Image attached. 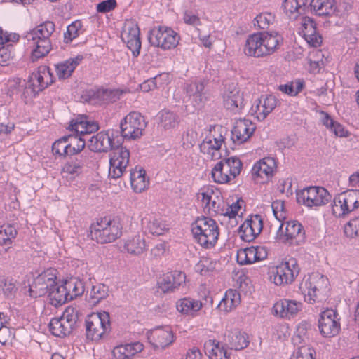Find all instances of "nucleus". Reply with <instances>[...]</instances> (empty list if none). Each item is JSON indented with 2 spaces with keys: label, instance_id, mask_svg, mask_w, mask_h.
<instances>
[{
  "label": "nucleus",
  "instance_id": "nucleus-64",
  "mask_svg": "<svg viewBox=\"0 0 359 359\" xmlns=\"http://www.w3.org/2000/svg\"><path fill=\"white\" fill-rule=\"evenodd\" d=\"M117 6L116 0H104L97 4V11L106 13L114 10Z\"/></svg>",
  "mask_w": 359,
  "mask_h": 359
},
{
  "label": "nucleus",
  "instance_id": "nucleus-42",
  "mask_svg": "<svg viewBox=\"0 0 359 359\" xmlns=\"http://www.w3.org/2000/svg\"><path fill=\"white\" fill-rule=\"evenodd\" d=\"M212 128L214 129L215 131L216 128L217 129L219 135L217 137H215V135H213L214 142H212V140L210 138L208 139V140L203 141L202 145L201 146V150L203 149V148L205 147L206 144L208 145V149H211L213 150H219L221 147L222 144L224 142V137L222 135V132L225 129L223 128L222 126H210V133L212 132Z\"/></svg>",
  "mask_w": 359,
  "mask_h": 359
},
{
  "label": "nucleus",
  "instance_id": "nucleus-21",
  "mask_svg": "<svg viewBox=\"0 0 359 359\" xmlns=\"http://www.w3.org/2000/svg\"><path fill=\"white\" fill-rule=\"evenodd\" d=\"M311 9L319 16L340 15V11L335 7L334 0H311Z\"/></svg>",
  "mask_w": 359,
  "mask_h": 359
},
{
  "label": "nucleus",
  "instance_id": "nucleus-40",
  "mask_svg": "<svg viewBox=\"0 0 359 359\" xmlns=\"http://www.w3.org/2000/svg\"><path fill=\"white\" fill-rule=\"evenodd\" d=\"M202 307V304L198 300L190 298H184L177 304V310L182 313L193 314L199 311Z\"/></svg>",
  "mask_w": 359,
  "mask_h": 359
},
{
  "label": "nucleus",
  "instance_id": "nucleus-43",
  "mask_svg": "<svg viewBox=\"0 0 359 359\" xmlns=\"http://www.w3.org/2000/svg\"><path fill=\"white\" fill-rule=\"evenodd\" d=\"M211 174L213 180L218 184H224L233 179L229 172H226L223 161L218 162L215 165Z\"/></svg>",
  "mask_w": 359,
  "mask_h": 359
},
{
  "label": "nucleus",
  "instance_id": "nucleus-52",
  "mask_svg": "<svg viewBox=\"0 0 359 359\" xmlns=\"http://www.w3.org/2000/svg\"><path fill=\"white\" fill-rule=\"evenodd\" d=\"M67 137L66 135L56 140L52 145V151L55 154L60 156L67 157L69 154V147L67 143Z\"/></svg>",
  "mask_w": 359,
  "mask_h": 359
},
{
  "label": "nucleus",
  "instance_id": "nucleus-4",
  "mask_svg": "<svg viewBox=\"0 0 359 359\" xmlns=\"http://www.w3.org/2000/svg\"><path fill=\"white\" fill-rule=\"evenodd\" d=\"M329 285L328 278L320 273H312L300 283L299 290L306 302L313 304L318 301L319 294L325 292Z\"/></svg>",
  "mask_w": 359,
  "mask_h": 359
},
{
  "label": "nucleus",
  "instance_id": "nucleus-15",
  "mask_svg": "<svg viewBox=\"0 0 359 359\" xmlns=\"http://www.w3.org/2000/svg\"><path fill=\"white\" fill-rule=\"evenodd\" d=\"M255 126L249 120H238L231 130V140L233 143L241 144L246 142L253 134Z\"/></svg>",
  "mask_w": 359,
  "mask_h": 359
},
{
  "label": "nucleus",
  "instance_id": "nucleus-36",
  "mask_svg": "<svg viewBox=\"0 0 359 359\" xmlns=\"http://www.w3.org/2000/svg\"><path fill=\"white\" fill-rule=\"evenodd\" d=\"M64 285L67 292L69 294V299L72 300L84 292V284L77 278H71L64 282Z\"/></svg>",
  "mask_w": 359,
  "mask_h": 359
},
{
  "label": "nucleus",
  "instance_id": "nucleus-29",
  "mask_svg": "<svg viewBox=\"0 0 359 359\" xmlns=\"http://www.w3.org/2000/svg\"><path fill=\"white\" fill-rule=\"evenodd\" d=\"M69 295L64 284L59 285L56 281L48 294L50 303L55 307L68 302L69 300Z\"/></svg>",
  "mask_w": 359,
  "mask_h": 359
},
{
  "label": "nucleus",
  "instance_id": "nucleus-59",
  "mask_svg": "<svg viewBox=\"0 0 359 359\" xmlns=\"http://www.w3.org/2000/svg\"><path fill=\"white\" fill-rule=\"evenodd\" d=\"M239 232L241 239L246 242H250L257 236L246 221L239 227Z\"/></svg>",
  "mask_w": 359,
  "mask_h": 359
},
{
  "label": "nucleus",
  "instance_id": "nucleus-14",
  "mask_svg": "<svg viewBox=\"0 0 359 359\" xmlns=\"http://www.w3.org/2000/svg\"><path fill=\"white\" fill-rule=\"evenodd\" d=\"M277 100L272 95H262L255 101L251 111L257 114L259 120L263 121L276 108Z\"/></svg>",
  "mask_w": 359,
  "mask_h": 359
},
{
  "label": "nucleus",
  "instance_id": "nucleus-50",
  "mask_svg": "<svg viewBox=\"0 0 359 359\" xmlns=\"http://www.w3.org/2000/svg\"><path fill=\"white\" fill-rule=\"evenodd\" d=\"M17 234L15 229L10 224L0 226V244L7 245Z\"/></svg>",
  "mask_w": 359,
  "mask_h": 359
},
{
  "label": "nucleus",
  "instance_id": "nucleus-34",
  "mask_svg": "<svg viewBox=\"0 0 359 359\" xmlns=\"http://www.w3.org/2000/svg\"><path fill=\"white\" fill-rule=\"evenodd\" d=\"M50 332L55 337H63L72 332L74 329L60 318H54L49 323Z\"/></svg>",
  "mask_w": 359,
  "mask_h": 359
},
{
  "label": "nucleus",
  "instance_id": "nucleus-39",
  "mask_svg": "<svg viewBox=\"0 0 359 359\" xmlns=\"http://www.w3.org/2000/svg\"><path fill=\"white\" fill-rule=\"evenodd\" d=\"M145 246L144 238L140 236H135L125 243L124 248L128 253L138 255L143 252Z\"/></svg>",
  "mask_w": 359,
  "mask_h": 359
},
{
  "label": "nucleus",
  "instance_id": "nucleus-32",
  "mask_svg": "<svg viewBox=\"0 0 359 359\" xmlns=\"http://www.w3.org/2000/svg\"><path fill=\"white\" fill-rule=\"evenodd\" d=\"M154 346L164 348L174 341V335L170 327L160 328L152 333Z\"/></svg>",
  "mask_w": 359,
  "mask_h": 359
},
{
  "label": "nucleus",
  "instance_id": "nucleus-63",
  "mask_svg": "<svg viewBox=\"0 0 359 359\" xmlns=\"http://www.w3.org/2000/svg\"><path fill=\"white\" fill-rule=\"evenodd\" d=\"M286 303L287 299H282L275 303L272 308V313L276 316L287 318Z\"/></svg>",
  "mask_w": 359,
  "mask_h": 359
},
{
  "label": "nucleus",
  "instance_id": "nucleus-47",
  "mask_svg": "<svg viewBox=\"0 0 359 359\" xmlns=\"http://www.w3.org/2000/svg\"><path fill=\"white\" fill-rule=\"evenodd\" d=\"M41 73H43V74H46V73H47L50 78V83L53 82V80H52L53 74L50 72V68L48 67L43 66L41 68L40 71L38 73H36L34 75V78L37 81L38 85L34 84V83L32 84V86H33L32 91L33 92L42 91L45 88H46L48 86V81L46 83L44 82V78H43V76L41 74Z\"/></svg>",
  "mask_w": 359,
  "mask_h": 359
},
{
  "label": "nucleus",
  "instance_id": "nucleus-28",
  "mask_svg": "<svg viewBox=\"0 0 359 359\" xmlns=\"http://www.w3.org/2000/svg\"><path fill=\"white\" fill-rule=\"evenodd\" d=\"M276 163L272 158H264L257 162L252 169V174L255 176L263 178L264 176L268 180L272 176Z\"/></svg>",
  "mask_w": 359,
  "mask_h": 359
},
{
  "label": "nucleus",
  "instance_id": "nucleus-16",
  "mask_svg": "<svg viewBox=\"0 0 359 359\" xmlns=\"http://www.w3.org/2000/svg\"><path fill=\"white\" fill-rule=\"evenodd\" d=\"M186 276L180 271H174L164 274L158 282L159 288L163 292H172L185 282Z\"/></svg>",
  "mask_w": 359,
  "mask_h": 359
},
{
  "label": "nucleus",
  "instance_id": "nucleus-53",
  "mask_svg": "<svg viewBox=\"0 0 359 359\" xmlns=\"http://www.w3.org/2000/svg\"><path fill=\"white\" fill-rule=\"evenodd\" d=\"M216 262L210 260L207 257H203L196 264L195 270L202 276L206 275L208 273L215 270Z\"/></svg>",
  "mask_w": 359,
  "mask_h": 359
},
{
  "label": "nucleus",
  "instance_id": "nucleus-60",
  "mask_svg": "<svg viewBox=\"0 0 359 359\" xmlns=\"http://www.w3.org/2000/svg\"><path fill=\"white\" fill-rule=\"evenodd\" d=\"M12 44L0 46V65L5 66L8 65V62L13 57Z\"/></svg>",
  "mask_w": 359,
  "mask_h": 359
},
{
  "label": "nucleus",
  "instance_id": "nucleus-58",
  "mask_svg": "<svg viewBox=\"0 0 359 359\" xmlns=\"http://www.w3.org/2000/svg\"><path fill=\"white\" fill-rule=\"evenodd\" d=\"M129 39L130 41H135V39H140V29L136 24H132L130 26L127 27L123 33L122 34V40L125 42Z\"/></svg>",
  "mask_w": 359,
  "mask_h": 359
},
{
  "label": "nucleus",
  "instance_id": "nucleus-33",
  "mask_svg": "<svg viewBox=\"0 0 359 359\" xmlns=\"http://www.w3.org/2000/svg\"><path fill=\"white\" fill-rule=\"evenodd\" d=\"M33 41V46L35 48L32 50V60L33 62L43 57L51 50V43L48 38H36Z\"/></svg>",
  "mask_w": 359,
  "mask_h": 359
},
{
  "label": "nucleus",
  "instance_id": "nucleus-23",
  "mask_svg": "<svg viewBox=\"0 0 359 359\" xmlns=\"http://www.w3.org/2000/svg\"><path fill=\"white\" fill-rule=\"evenodd\" d=\"M225 340L230 348L235 350H242L249 344L247 334L238 329L228 331L225 336Z\"/></svg>",
  "mask_w": 359,
  "mask_h": 359
},
{
  "label": "nucleus",
  "instance_id": "nucleus-10",
  "mask_svg": "<svg viewBox=\"0 0 359 359\" xmlns=\"http://www.w3.org/2000/svg\"><path fill=\"white\" fill-rule=\"evenodd\" d=\"M318 327L325 338L337 336L341 330L340 317L336 309H327L320 313Z\"/></svg>",
  "mask_w": 359,
  "mask_h": 359
},
{
  "label": "nucleus",
  "instance_id": "nucleus-62",
  "mask_svg": "<svg viewBox=\"0 0 359 359\" xmlns=\"http://www.w3.org/2000/svg\"><path fill=\"white\" fill-rule=\"evenodd\" d=\"M80 121V116L77 117L76 119H72L70 121L68 129L73 132L74 135H77L79 137H83L86 138V133L84 132V130H86L85 128L83 127L84 124L81 125V123H79Z\"/></svg>",
  "mask_w": 359,
  "mask_h": 359
},
{
  "label": "nucleus",
  "instance_id": "nucleus-56",
  "mask_svg": "<svg viewBox=\"0 0 359 359\" xmlns=\"http://www.w3.org/2000/svg\"><path fill=\"white\" fill-rule=\"evenodd\" d=\"M81 121L79 122V123H81V125L84 124L85 130L84 132L86 133V137L87 139H88V135L93 133L97 131L99 129V125L97 121H91L88 119V117L86 115H81L80 116Z\"/></svg>",
  "mask_w": 359,
  "mask_h": 359
},
{
  "label": "nucleus",
  "instance_id": "nucleus-19",
  "mask_svg": "<svg viewBox=\"0 0 359 359\" xmlns=\"http://www.w3.org/2000/svg\"><path fill=\"white\" fill-rule=\"evenodd\" d=\"M207 83L205 80L195 81L187 83L185 86V91L187 95L193 97L196 105L198 107L203 106L207 100L205 86Z\"/></svg>",
  "mask_w": 359,
  "mask_h": 359
},
{
  "label": "nucleus",
  "instance_id": "nucleus-51",
  "mask_svg": "<svg viewBox=\"0 0 359 359\" xmlns=\"http://www.w3.org/2000/svg\"><path fill=\"white\" fill-rule=\"evenodd\" d=\"M109 294V287L104 284H98L93 286L90 292V298L93 303H98L105 299Z\"/></svg>",
  "mask_w": 359,
  "mask_h": 359
},
{
  "label": "nucleus",
  "instance_id": "nucleus-22",
  "mask_svg": "<svg viewBox=\"0 0 359 359\" xmlns=\"http://www.w3.org/2000/svg\"><path fill=\"white\" fill-rule=\"evenodd\" d=\"M143 348L144 346L140 342L119 345L114 348L112 355L116 359H130Z\"/></svg>",
  "mask_w": 359,
  "mask_h": 359
},
{
  "label": "nucleus",
  "instance_id": "nucleus-41",
  "mask_svg": "<svg viewBox=\"0 0 359 359\" xmlns=\"http://www.w3.org/2000/svg\"><path fill=\"white\" fill-rule=\"evenodd\" d=\"M306 1L307 0H285L283 7L290 18H296L295 13H301V11H304L303 6L306 4Z\"/></svg>",
  "mask_w": 359,
  "mask_h": 359
},
{
  "label": "nucleus",
  "instance_id": "nucleus-61",
  "mask_svg": "<svg viewBox=\"0 0 359 359\" xmlns=\"http://www.w3.org/2000/svg\"><path fill=\"white\" fill-rule=\"evenodd\" d=\"M245 221L257 236L261 233L263 228V221L259 215H255Z\"/></svg>",
  "mask_w": 359,
  "mask_h": 359
},
{
  "label": "nucleus",
  "instance_id": "nucleus-49",
  "mask_svg": "<svg viewBox=\"0 0 359 359\" xmlns=\"http://www.w3.org/2000/svg\"><path fill=\"white\" fill-rule=\"evenodd\" d=\"M254 21L255 27L260 29H267L274 22L275 15L269 12L261 13L255 17Z\"/></svg>",
  "mask_w": 359,
  "mask_h": 359
},
{
  "label": "nucleus",
  "instance_id": "nucleus-6",
  "mask_svg": "<svg viewBox=\"0 0 359 359\" xmlns=\"http://www.w3.org/2000/svg\"><path fill=\"white\" fill-rule=\"evenodd\" d=\"M148 40L153 46L163 50H170L177 46L180 36L171 28L158 26L149 31Z\"/></svg>",
  "mask_w": 359,
  "mask_h": 359
},
{
  "label": "nucleus",
  "instance_id": "nucleus-2",
  "mask_svg": "<svg viewBox=\"0 0 359 359\" xmlns=\"http://www.w3.org/2000/svg\"><path fill=\"white\" fill-rule=\"evenodd\" d=\"M191 232L196 241L203 247H213L219 235L216 222L208 217H198L191 224Z\"/></svg>",
  "mask_w": 359,
  "mask_h": 359
},
{
  "label": "nucleus",
  "instance_id": "nucleus-24",
  "mask_svg": "<svg viewBox=\"0 0 359 359\" xmlns=\"http://www.w3.org/2000/svg\"><path fill=\"white\" fill-rule=\"evenodd\" d=\"M82 60L83 56L78 55L76 57L69 58L64 62L55 65L58 78L60 79H66L70 77Z\"/></svg>",
  "mask_w": 359,
  "mask_h": 359
},
{
  "label": "nucleus",
  "instance_id": "nucleus-31",
  "mask_svg": "<svg viewBox=\"0 0 359 359\" xmlns=\"http://www.w3.org/2000/svg\"><path fill=\"white\" fill-rule=\"evenodd\" d=\"M55 24L51 21H46L38 25L34 29L27 33L25 38L28 41H35L36 38H50L55 31Z\"/></svg>",
  "mask_w": 359,
  "mask_h": 359
},
{
  "label": "nucleus",
  "instance_id": "nucleus-3",
  "mask_svg": "<svg viewBox=\"0 0 359 359\" xmlns=\"http://www.w3.org/2000/svg\"><path fill=\"white\" fill-rule=\"evenodd\" d=\"M85 325L87 339L100 340L111 330L109 313L105 311L93 313L88 316Z\"/></svg>",
  "mask_w": 359,
  "mask_h": 359
},
{
  "label": "nucleus",
  "instance_id": "nucleus-13",
  "mask_svg": "<svg viewBox=\"0 0 359 359\" xmlns=\"http://www.w3.org/2000/svg\"><path fill=\"white\" fill-rule=\"evenodd\" d=\"M283 224H281L277 231V236L281 239L284 233L285 241L290 243L300 245L304 241L305 232L302 225L297 221H290L286 223L285 231H283Z\"/></svg>",
  "mask_w": 359,
  "mask_h": 359
},
{
  "label": "nucleus",
  "instance_id": "nucleus-7",
  "mask_svg": "<svg viewBox=\"0 0 359 359\" xmlns=\"http://www.w3.org/2000/svg\"><path fill=\"white\" fill-rule=\"evenodd\" d=\"M147 126L144 117L138 112L128 114L120 123L121 137L119 138L136 140L143 135Z\"/></svg>",
  "mask_w": 359,
  "mask_h": 359
},
{
  "label": "nucleus",
  "instance_id": "nucleus-54",
  "mask_svg": "<svg viewBox=\"0 0 359 359\" xmlns=\"http://www.w3.org/2000/svg\"><path fill=\"white\" fill-rule=\"evenodd\" d=\"M0 288H1L4 295L8 299H12L18 290L15 282L9 278H5L0 281Z\"/></svg>",
  "mask_w": 359,
  "mask_h": 359
},
{
  "label": "nucleus",
  "instance_id": "nucleus-57",
  "mask_svg": "<svg viewBox=\"0 0 359 359\" xmlns=\"http://www.w3.org/2000/svg\"><path fill=\"white\" fill-rule=\"evenodd\" d=\"M344 233L350 238L359 236V217L353 218L347 223L344 226Z\"/></svg>",
  "mask_w": 359,
  "mask_h": 359
},
{
  "label": "nucleus",
  "instance_id": "nucleus-37",
  "mask_svg": "<svg viewBox=\"0 0 359 359\" xmlns=\"http://www.w3.org/2000/svg\"><path fill=\"white\" fill-rule=\"evenodd\" d=\"M66 137H67L69 154L71 156L81 153L85 148L86 141H88L87 138L79 137L74 133L66 135Z\"/></svg>",
  "mask_w": 359,
  "mask_h": 359
},
{
  "label": "nucleus",
  "instance_id": "nucleus-45",
  "mask_svg": "<svg viewBox=\"0 0 359 359\" xmlns=\"http://www.w3.org/2000/svg\"><path fill=\"white\" fill-rule=\"evenodd\" d=\"M80 312L73 306H68L63 312L61 318L66 323H68L74 330L78 327L79 323Z\"/></svg>",
  "mask_w": 359,
  "mask_h": 359
},
{
  "label": "nucleus",
  "instance_id": "nucleus-11",
  "mask_svg": "<svg viewBox=\"0 0 359 359\" xmlns=\"http://www.w3.org/2000/svg\"><path fill=\"white\" fill-rule=\"evenodd\" d=\"M112 156L109 160V177L117 179L122 176L129 163L130 151L122 144L112 149Z\"/></svg>",
  "mask_w": 359,
  "mask_h": 359
},
{
  "label": "nucleus",
  "instance_id": "nucleus-30",
  "mask_svg": "<svg viewBox=\"0 0 359 359\" xmlns=\"http://www.w3.org/2000/svg\"><path fill=\"white\" fill-rule=\"evenodd\" d=\"M130 180L133 191L137 193L144 191L149 185V180L145 177V170L142 168L137 169V167H135V169H132Z\"/></svg>",
  "mask_w": 359,
  "mask_h": 359
},
{
  "label": "nucleus",
  "instance_id": "nucleus-9",
  "mask_svg": "<svg viewBox=\"0 0 359 359\" xmlns=\"http://www.w3.org/2000/svg\"><path fill=\"white\" fill-rule=\"evenodd\" d=\"M332 199V196L322 187H309L297 191V202L307 207L324 205Z\"/></svg>",
  "mask_w": 359,
  "mask_h": 359
},
{
  "label": "nucleus",
  "instance_id": "nucleus-55",
  "mask_svg": "<svg viewBox=\"0 0 359 359\" xmlns=\"http://www.w3.org/2000/svg\"><path fill=\"white\" fill-rule=\"evenodd\" d=\"M81 26V22L79 20L74 21L67 26V31L64 34V38L66 43L72 41L79 36V32Z\"/></svg>",
  "mask_w": 359,
  "mask_h": 359
},
{
  "label": "nucleus",
  "instance_id": "nucleus-48",
  "mask_svg": "<svg viewBox=\"0 0 359 359\" xmlns=\"http://www.w3.org/2000/svg\"><path fill=\"white\" fill-rule=\"evenodd\" d=\"M197 197L198 200L201 201L203 205H204V208L208 209V212L212 210L216 214L220 213L219 204L215 200H212L210 195L205 192H201L197 194Z\"/></svg>",
  "mask_w": 359,
  "mask_h": 359
},
{
  "label": "nucleus",
  "instance_id": "nucleus-20",
  "mask_svg": "<svg viewBox=\"0 0 359 359\" xmlns=\"http://www.w3.org/2000/svg\"><path fill=\"white\" fill-rule=\"evenodd\" d=\"M224 105L225 108L230 111H236L237 109L243 107V95L236 86H231L224 92L223 95Z\"/></svg>",
  "mask_w": 359,
  "mask_h": 359
},
{
  "label": "nucleus",
  "instance_id": "nucleus-44",
  "mask_svg": "<svg viewBox=\"0 0 359 359\" xmlns=\"http://www.w3.org/2000/svg\"><path fill=\"white\" fill-rule=\"evenodd\" d=\"M223 161L226 172H229L233 179L236 177L241 173L243 163L239 158L236 156H231L224 158Z\"/></svg>",
  "mask_w": 359,
  "mask_h": 359
},
{
  "label": "nucleus",
  "instance_id": "nucleus-17",
  "mask_svg": "<svg viewBox=\"0 0 359 359\" xmlns=\"http://www.w3.org/2000/svg\"><path fill=\"white\" fill-rule=\"evenodd\" d=\"M264 50L262 32L248 36L244 48V52L247 55L255 57H264L265 56Z\"/></svg>",
  "mask_w": 359,
  "mask_h": 359
},
{
  "label": "nucleus",
  "instance_id": "nucleus-25",
  "mask_svg": "<svg viewBox=\"0 0 359 359\" xmlns=\"http://www.w3.org/2000/svg\"><path fill=\"white\" fill-rule=\"evenodd\" d=\"M114 92L104 88H92L86 91L85 99L92 104H101L104 102L112 100Z\"/></svg>",
  "mask_w": 359,
  "mask_h": 359
},
{
  "label": "nucleus",
  "instance_id": "nucleus-26",
  "mask_svg": "<svg viewBox=\"0 0 359 359\" xmlns=\"http://www.w3.org/2000/svg\"><path fill=\"white\" fill-rule=\"evenodd\" d=\"M158 120V127L164 130L175 129L180 122V116L173 111L168 109H163L158 112L157 115Z\"/></svg>",
  "mask_w": 359,
  "mask_h": 359
},
{
  "label": "nucleus",
  "instance_id": "nucleus-46",
  "mask_svg": "<svg viewBox=\"0 0 359 359\" xmlns=\"http://www.w3.org/2000/svg\"><path fill=\"white\" fill-rule=\"evenodd\" d=\"M147 221V229L153 235L160 236L164 233L168 229L166 224L161 219L155 217L151 218L149 220L147 219H143V223Z\"/></svg>",
  "mask_w": 359,
  "mask_h": 359
},
{
  "label": "nucleus",
  "instance_id": "nucleus-5",
  "mask_svg": "<svg viewBox=\"0 0 359 359\" xmlns=\"http://www.w3.org/2000/svg\"><path fill=\"white\" fill-rule=\"evenodd\" d=\"M299 273V268L294 259L282 262L270 269L269 279L275 285L280 286L292 283Z\"/></svg>",
  "mask_w": 359,
  "mask_h": 359
},
{
  "label": "nucleus",
  "instance_id": "nucleus-12",
  "mask_svg": "<svg viewBox=\"0 0 359 359\" xmlns=\"http://www.w3.org/2000/svg\"><path fill=\"white\" fill-rule=\"evenodd\" d=\"M56 280V275L52 269H48L34 279L29 285V295L36 298L48 294Z\"/></svg>",
  "mask_w": 359,
  "mask_h": 359
},
{
  "label": "nucleus",
  "instance_id": "nucleus-35",
  "mask_svg": "<svg viewBox=\"0 0 359 359\" xmlns=\"http://www.w3.org/2000/svg\"><path fill=\"white\" fill-rule=\"evenodd\" d=\"M205 349L210 359H229L226 350L219 346L215 340H208L205 343Z\"/></svg>",
  "mask_w": 359,
  "mask_h": 359
},
{
  "label": "nucleus",
  "instance_id": "nucleus-1",
  "mask_svg": "<svg viewBox=\"0 0 359 359\" xmlns=\"http://www.w3.org/2000/svg\"><path fill=\"white\" fill-rule=\"evenodd\" d=\"M122 228L120 218L104 217L90 226L88 236L98 243H111L121 236Z\"/></svg>",
  "mask_w": 359,
  "mask_h": 359
},
{
  "label": "nucleus",
  "instance_id": "nucleus-27",
  "mask_svg": "<svg viewBox=\"0 0 359 359\" xmlns=\"http://www.w3.org/2000/svg\"><path fill=\"white\" fill-rule=\"evenodd\" d=\"M342 203L350 212L359 208V190L350 189L344 191L335 197V202Z\"/></svg>",
  "mask_w": 359,
  "mask_h": 359
},
{
  "label": "nucleus",
  "instance_id": "nucleus-18",
  "mask_svg": "<svg viewBox=\"0 0 359 359\" xmlns=\"http://www.w3.org/2000/svg\"><path fill=\"white\" fill-rule=\"evenodd\" d=\"M302 32L307 42L313 47H318L322 43V37L316 32V24L309 17L302 18Z\"/></svg>",
  "mask_w": 359,
  "mask_h": 359
},
{
  "label": "nucleus",
  "instance_id": "nucleus-8",
  "mask_svg": "<svg viewBox=\"0 0 359 359\" xmlns=\"http://www.w3.org/2000/svg\"><path fill=\"white\" fill-rule=\"evenodd\" d=\"M118 134V131L114 130L100 132L87 139L88 147L94 152H107L122 144V138Z\"/></svg>",
  "mask_w": 359,
  "mask_h": 359
},
{
  "label": "nucleus",
  "instance_id": "nucleus-38",
  "mask_svg": "<svg viewBox=\"0 0 359 359\" xmlns=\"http://www.w3.org/2000/svg\"><path fill=\"white\" fill-rule=\"evenodd\" d=\"M262 36L264 37V55L266 56L275 51L282 41V37L277 33L273 34L269 32H262Z\"/></svg>",
  "mask_w": 359,
  "mask_h": 359
}]
</instances>
